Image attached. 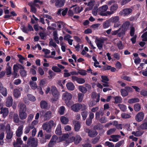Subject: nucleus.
<instances>
[{
  "instance_id": "f257e3e1",
  "label": "nucleus",
  "mask_w": 147,
  "mask_h": 147,
  "mask_svg": "<svg viewBox=\"0 0 147 147\" xmlns=\"http://www.w3.org/2000/svg\"><path fill=\"white\" fill-rule=\"evenodd\" d=\"M51 91L53 97L51 99V101L53 102L56 101L59 98V93L55 86H52L51 87Z\"/></svg>"
},
{
  "instance_id": "f03ea898",
  "label": "nucleus",
  "mask_w": 147,
  "mask_h": 147,
  "mask_svg": "<svg viewBox=\"0 0 147 147\" xmlns=\"http://www.w3.org/2000/svg\"><path fill=\"white\" fill-rule=\"evenodd\" d=\"M40 117H43L45 121L49 120L51 117L52 112L50 111H45L43 110L40 112Z\"/></svg>"
},
{
  "instance_id": "7ed1b4c3",
  "label": "nucleus",
  "mask_w": 147,
  "mask_h": 147,
  "mask_svg": "<svg viewBox=\"0 0 147 147\" xmlns=\"http://www.w3.org/2000/svg\"><path fill=\"white\" fill-rule=\"evenodd\" d=\"M72 97V95L68 92H66L63 94V98L65 101L66 105L68 106L70 104L71 100Z\"/></svg>"
},
{
  "instance_id": "20e7f679",
  "label": "nucleus",
  "mask_w": 147,
  "mask_h": 147,
  "mask_svg": "<svg viewBox=\"0 0 147 147\" xmlns=\"http://www.w3.org/2000/svg\"><path fill=\"white\" fill-rule=\"evenodd\" d=\"M100 95L99 94L97 95L96 93L93 92L91 94V98L93 99L92 105L90 106L92 107L96 104L97 102H98L100 100Z\"/></svg>"
},
{
  "instance_id": "39448f33",
  "label": "nucleus",
  "mask_w": 147,
  "mask_h": 147,
  "mask_svg": "<svg viewBox=\"0 0 147 147\" xmlns=\"http://www.w3.org/2000/svg\"><path fill=\"white\" fill-rule=\"evenodd\" d=\"M109 19V21H110L111 22L115 23L114 25V27H117L120 25V24L119 22L120 18L119 16H113Z\"/></svg>"
},
{
  "instance_id": "423d86ee",
  "label": "nucleus",
  "mask_w": 147,
  "mask_h": 147,
  "mask_svg": "<svg viewBox=\"0 0 147 147\" xmlns=\"http://www.w3.org/2000/svg\"><path fill=\"white\" fill-rule=\"evenodd\" d=\"M5 128L6 129V133L7 134L6 138L8 140L10 139L12 137L13 133L11 130L10 126L9 124L7 123Z\"/></svg>"
},
{
  "instance_id": "0eeeda50",
  "label": "nucleus",
  "mask_w": 147,
  "mask_h": 147,
  "mask_svg": "<svg viewBox=\"0 0 147 147\" xmlns=\"http://www.w3.org/2000/svg\"><path fill=\"white\" fill-rule=\"evenodd\" d=\"M27 144L32 147H36L38 144L37 141L34 138L30 137L28 140Z\"/></svg>"
},
{
  "instance_id": "6e6552de",
  "label": "nucleus",
  "mask_w": 147,
  "mask_h": 147,
  "mask_svg": "<svg viewBox=\"0 0 147 147\" xmlns=\"http://www.w3.org/2000/svg\"><path fill=\"white\" fill-rule=\"evenodd\" d=\"M95 3V1L94 0H91L88 3L85 2L84 3V4L87 5L88 7L86 8L84 11L86 12L92 9Z\"/></svg>"
},
{
  "instance_id": "1a4fd4ad",
  "label": "nucleus",
  "mask_w": 147,
  "mask_h": 147,
  "mask_svg": "<svg viewBox=\"0 0 147 147\" xmlns=\"http://www.w3.org/2000/svg\"><path fill=\"white\" fill-rule=\"evenodd\" d=\"M132 11V9L130 8H126L121 11L119 13L121 16H128L131 13Z\"/></svg>"
},
{
  "instance_id": "9d476101",
  "label": "nucleus",
  "mask_w": 147,
  "mask_h": 147,
  "mask_svg": "<svg viewBox=\"0 0 147 147\" xmlns=\"http://www.w3.org/2000/svg\"><path fill=\"white\" fill-rule=\"evenodd\" d=\"M144 117V114L143 112H139L135 116V120L138 122H140L143 120Z\"/></svg>"
},
{
  "instance_id": "9b49d317",
  "label": "nucleus",
  "mask_w": 147,
  "mask_h": 147,
  "mask_svg": "<svg viewBox=\"0 0 147 147\" xmlns=\"http://www.w3.org/2000/svg\"><path fill=\"white\" fill-rule=\"evenodd\" d=\"M137 129L138 130L147 129V117L145 118L143 122L139 126L137 127Z\"/></svg>"
},
{
  "instance_id": "f8f14e48",
  "label": "nucleus",
  "mask_w": 147,
  "mask_h": 147,
  "mask_svg": "<svg viewBox=\"0 0 147 147\" xmlns=\"http://www.w3.org/2000/svg\"><path fill=\"white\" fill-rule=\"evenodd\" d=\"M82 105L81 104L77 103L73 105L71 107V109L74 111L77 112L82 108Z\"/></svg>"
},
{
  "instance_id": "ddd939ff",
  "label": "nucleus",
  "mask_w": 147,
  "mask_h": 147,
  "mask_svg": "<svg viewBox=\"0 0 147 147\" xmlns=\"http://www.w3.org/2000/svg\"><path fill=\"white\" fill-rule=\"evenodd\" d=\"M0 92L1 94L4 96L6 97L7 95V89L3 86V84L0 82Z\"/></svg>"
},
{
  "instance_id": "4468645a",
  "label": "nucleus",
  "mask_w": 147,
  "mask_h": 147,
  "mask_svg": "<svg viewBox=\"0 0 147 147\" xmlns=\"http://www.w3.org/2000/svg\"><path fill=\"white\" fill-rule=\"evenodd\" d=\"M20 90H22V88H19V89L15 88L13 90V96L16 98H18L21 95V92Z\"/></svg>"
},
{
  "instance_id": "2eb2a0df",
  "label": "nucleus",
  "mask_w": 147,
  "mask_h": 147,
  "mask_svg": "<svg viewBox=\"0 0 147 147\" xmlns=\"http://www.w3.org/2000/svg\"><path fill=\"white\" fill-rule=\"evenodd\" d=\"M5 106L7 107L11 106L12 105L13 99L11 96H9L6 98Z\"/></svg>"
},
{
  "instance_id": "dca6fc26",
  "label": "nucleus",
  "mask_w": 147,
  "mask_h": 147,
  "mask_svg": "<svg viewBox=\"0 0 147 147\" xmlns=\"http://www.w3.org/2000/svg\"><path fill=\"white\" fill-rule=\"evenodd\" d=\"M95 41L98 49L100 50L101 49L102 47L104 40L102 39L96 38Z\"/></svg>"
},
{
  "instance_id": "f3484780",
  "label": "nucleus",
  "mask_w": 147,
  "mask_h": 147,
  "mask_svg": "<svg viewBox=\"0 0 147 147\" xmlns=\"http://www.w3.org/2000/svg\"><path fill=\"white\" fill-rule=\"evenodd\" d=\"M19 112H26V106L22 102H20L18 105Z\"/></svg>"
},
{
  "instance_id": "a211bd4d",
  "label": "nucleus",
  "mask_w": 147,
  "mask_h": 147,
  "mask_svg": "<svg viewBox=\"0 0 147 147\" xmlns=\"http://www.w3.org/2000/svg\"><path fill=\"white\" fill-rule=\"evenodd\" d=\"M58 139V137L55 135H53L52 137V138L48 144L49 147H51L53 145L55 144L56 142H57V140Z\"/></svg>"
},
{
  "instance_id": "6ab92c4d",
  "label": "nucleus",
  "mask_w": 147,
  "mask_h": 147,
  "mask_svg": "<svg viewBox=\"0 0 147 147\" xmlns=\"http://www.w3.org/2000/svg\"><path fill=\"white\" fill-rule=\"evenodd\" d=\"M24 127L23 125L19 126L16 131V136L18 137H20L23 133V129Z\"/></svg>"
},
{
  "instance_id": "aec40b11",
  "label": "nucleus",
  "mask_w": 147,
  "mask_h": 147,
  "mask_svg": "<svg viewBox=\"0 0 147 147\" xmlns=\"http://www.w3.org/2000/svg\"><path fill=\"white\" fill-rule=\"evenodd\" d=\"M73 123L74 125V129L75 131H79L81 127L80 122L78 121L74 120L73 121Z\"/></svg>"
},
{
  "instance_id": "412c9836",
  "label": "nucleus",
  "mask_w": 147,
  "mask_h": 147,
  "mask_svg": "<svg viewBox=\"0 0 147 147\" xmlns=\"http://www.w3.org/2000/svg\"><path fill=\"white\" fill-rule=\"evenodd\" d=\"M118 6L117 4H114L111 5L109 8L110 11H109L111 15L114 13L115 11L118 9Z\"/></svg>"
},
{
  "instance_id": "4be33fe9",
  "label": "nucleus",
  "mask_w": 147,
  "mask_h": 147,
  "mask_svg": "<svg viewBox=\"0 0 147 147\" xmlns=\"http://www.w3.org/2000/svg\"><path fill=\"white\" fill-rule=\"evenodd\" d=\"M111 138L109 139V141L113 142H117L119 140L120 136L118 135H113L111 136Z\"/></svg>"
},
{
  "instance_id": "5701e85b",
  "label": "nucleus",
  "mask_w": 147,
  "mask_h": 147,
  "mask_svg": "<svg viewBox=\"0 0 147 147\" xmlns=\"http://www.w3.org/2000/svg\"><path fill=\"white\" fill-rule=\"evenodd\" d=\"M104 114L103 110L102 108L100 109V110L96 112L95 114L96 119H99L100 117V116H102Z\"/></svg>"
},
{
  "instance_id": "b1692460",
  "label": "nucleus",
  "mask_w": 147,
  "mask_h": 147,
  "mask_svg": "<svg viewBox=\"0 0 147 147\" xmlns=\"http://www.w3.org/2000/svg\"><path fill=\"white\" fill-rule=\"evenodd\" d=\"M65 2L64 0H57L55 3V6L57 8L61 7L64 5Z\"/></svg>"
},
{
  "instance_id": "393cba45",
  "label": "nucleus",
  "mask_w": 147,
  "mask_h": 147,
  "mask_svg": "<svg viewBox=\"0 0 147 147\" xmlns=\"http://www.w3.org/2000/svg\"><path fill=\"white\" fill-rule=\"evenodd\" d=\"M129 24L130 22L129 21H126L124 22L121 27L122 30L125 32L128 29Z\"/></svg>"
},
{
  "instance_id": "a878e982",
  "label": "nucleus",
  "mask_w": 147,
  "mask_h": 147,
  "mask_svg": "<svg viewBox=\"0 0 147 147\" xmlns=\"http://www.w3.org/2000/svg\"><path fill=\"white\" fill-rule=\"evenodd\" d=\"M9 111L8 109L7 108H2L1 109L0 113L3 114V116L4 117H5L8 114Z\"/></svg>"
},
{
  "instance_id": "bb28decb",
  "label": "nucleus",
  "mask_w": 147,
  "mask_h": 147,
  "mask_svg": "<svg viewBox=\"0 0 147 147\" xmlns=\"http://www.w3.org/2000/svg\"><path fill=\"white\" fill-rule=\"evenodd\" d=\"M40 107L43 109H46L48 107V104L46 101L42 100L40 103Z\"/></svg>"
},
{
  "instance_id": "cd10ccee",
  "label": "nucleus",
  "mask_w": 147,
  "mask_h": 147,
  "mask_svg": "<svg viewBox=\"0 0 147 147\" xmlns=\"http://www.w3.org/2000/svg\"><path fill=\"white\" fill-rule=\"evenodd\" d=\"M71 138L74 140V143L76 145L78 144L82 140L81 137L79 135L76 136L75 137H72Z\"/></svg>"
},
{
  "instance_id": "c85d7f7f",
  "label": "nucleus",
  "mask_w": 147,
  "mask_h": 147,
  "mask_svg": "<svg viewBox=\"0 0 147 147\" xmlns=\"http://www.w3.org/2000/svg\"><path fill=\"white\" fill-rule=\"evenodd\" d=\"M26 112H19V116L21 120L25 119L27 117V114Z\"/></svg>"
},
{
  "instance_id": "c756f323",
  "label": "nucleus",
  "mask_w": 147,
  "mask_h": 147,
  "mask_svg": "<svg viewBox=\"0 0 147 147\" xmlns=\"http://www.w3.org/2000/svg\"><path fill=\"white\" fill-rule=\"evenodd\" d=\"M108 9V7L107 5H104L99 8V12L100 13H102L105 12Z\"/></svg>"
},
{
  "instance_id": "7c9ffc66",
  "label": "nucleus",
  "mask_w": 147,
  "mask_h": 147,
  "mask_svg": "<svg viewBox=\"0 0 147 147\" xmlns=\"http://www.w3.org/2000/svg\"><path fill=\"white\" fill-rule=\"evenodd\" d=\"M42 127L43 129L47 132H50L51 131V129L46 123L43 124Z\"/></svg>"
},
{
  "instance_id": "2f4dec72",
  "label": "nucleus",
  "mask_w": 147,
  "mask_h": 147,
  "mask_svg": "<svg viewBox=\"0 0 147 147\" xmlns=\"http://www.w3.org/2000/svg\"><path fill=\"white\" fill-rule=\"evenodd\" d=\"M66 86L67 89L69 90L72 91L74 89L75 86L74 84L72 82L68 83L66 84Z\"/></svg>"
},
{
  "instance_id": "473e14b6",
  "label": "nucleus",
  "mask_w": 147,
  "mask_h": 147,
  "mask_svg": "<svg viewBox=\"0 0 147 147\" xmlns=\"http://www.w3.org/2000/svg\"><path fill=\"white\" fill-rule=\"evenodd\" d=\"M13 120L15 123H18L20 121V119L17 113H14L13 117Z\"/></svg>"
},
{
  "instance_id": "72a5a7b5",
  "label": "nucleus",
  "mask_w": 147,
  "mask_h": 147,
  "mask_svg": "<svg viewBox=\"0 0 147 147\" xmlns=\"http://www.w3.org/2000/svg\"><path fill=\"white\" fill-rule=\"evenodd\" d=\"M136 131H133L132 132V134L134 135L136 137H140L144 133V132L140 131V130Z\"/></svg>"
},
{
  "instance_id": "f704fd0d",
  "label": "nucleus",
  "mask_w": 147,
  "mask_h": 147,
  "mask_svg": "<svg viewBox=\"0 0 147 147\" xmlns=\"http://www.w3.org/2000/svg\"><path fill=\"white\" fill-rule=\"evenodd\" d=\"M28 5L30 6L31 8V11L33 13H35L36 12V9L34 5L33 4V2H30L28 3Z\"/></svg>"
},
{
  "instance_id": "c9c22d12",
  "label": "nucleus",
  "mask_w": 147,
  "mask_h": 147,
  "mask_svg": "<svg viewBox=\"0 0 147 147\" xmlns=\"http://www.w3.org/2000/svg\"><path fill=\"white\" fill-rule=\"evenodd\" d=\"M29 84L31 88L33 90H35L37 88V84L36 82L32 81H30Z\"/></svg>"
},
{
  "instance_id": "e433bc0d",
  "label": "nucleus",
  "mask_w": 147,
  "mask_h": 147,
  "mask_svg": "<svg viewBox=\"0 0 147 147\" xmlns=\"http://www.w3.org/2000/svg\"><path fill=\"white\" fill-rule=\"evenodd\" d=\"M60 120L61 123L64 124H67L69 121L68 119L64 116H61L60 118Z\"/></svg>"
},
{
  "instance_id": "4c0bfd02",
  "label": "nucleus",
  "mask_w": 147,
  "mask_h": 147,
  "mask_svg": "<svg viewBox=\"0 0 147 147\" xmlns=\"http://www.w3.org/2000/svg\"><path fill=\"white\" fill-rule=\"evenodd\" d=\"M113 98L115 100V103L116 104L121 103L122 100L121 97L119 96H114Z\"/></svg>"
},
{
  "instance_id": "58836bf2",
  "label": "nucleus",
  "mask_w": 147,
  "mask_h": 147,
  "mask_svg": "<svg viewBox=\"0 0 147 147\" xmlns=\"http://www.w3.org/2000/svg\"><path fill=\"white\" fill-rule=\"evenodd\" d=\"M75 13H79L83 10L82 7L77 6L73 9Z\"/></svg>"
},
{
  "instance_id": "ea45409f",
  "label": "nucleus",
  "mask_w": 147,
  "mask_h": 147,
  "mask_svg": "<svg viewBox=\"0 0 147 147\" xmlns=\"http://www.w3.org/2000/svg\"><path fill=\"white\" fill-rule=\"evenodd\" d=\"M121 95L123 97H125L127 96L128 94V91L125 88L121 89L120 90Z\"/></svg>"
},
{
  "instance_id": "a19ab883",
  "label": "nucleus",
  "mask_w": 147,
  "mask_h": 147,
  "mask_svg": "<svg viewBox=\"0 0 147 147\" xmlns=\"http://www.w3.org/2000/svg\"><path fill=\"white\" fill-rule=\"evenodd\" d=\"M55 133L57 135H60L61 134V125L59 124L58 125L55 131Z\"/></svg>"
},
{
  "instance_id": "79ce46f5",
  "label": "nucleus",
  "mask_w": 147,
  "mask_h": 147,
  "mask_svg": "<svg viewBox=\"0 0 147 147\" xmlns=\"http://www.w3.org/2000/svg\"><path fill=\"white\" fill-rule=\"evenodd\" d=\"M139 101V99L137 98H135L129 99L128 102L129 104H133L134 103L138 102Z\"/></svg>"
},
{
  "instance_id": "37998d69",
  "label": "nucleus",
  "mask_w": 147,
  "mask_h": 147,
  "mask_svg": "<svg viewBox=\"0 0 147 147\" xmlns=\"http://www.w3.org/2000/svg\"><path fill=\"white\" fill-rule=\"evenodd\" d=\"M97 134V132L96 131L90 130L88 136L90 137H93L96 136Z\"/></svg>"
},
{
  "instance_id": "c03bdc74",
  "label": "nucleus",
  "mask_w": 147,
  "mask_h": 147,
  "mask_svg": "<svg viewBox=\"0 0 147 147\" xmlns=\"http://www.w3.org/2000/svg\"><path fill=\"white\" fill-rule=\"evenodd\" d=\"M134 110L136 112L140 111L141 109V105L139 103L135 104L134 106Z\"/></svg>"
},
{
  "instance_id": "a18cd8bd",
  "label": "nucleus",
  "mask_w": 147,
  "mask_h": 147,
  "mask_svg": "<svg viewBox=\"0 0 147 147\" xmlns=\"http://www.w3.org/2000/svg\"><path fill=\"white\" fill-rule=\"evenodd\" d=\"M84 96V94L81 93H78V101L79 102H81L83 100V97Z\"/></svg>"
},
{
  "instance_id": "49530a36",
  "label": "nucleus",
  "mask_w": 147,
  "mask_h": 147,
  "mask_svg": "<svg viewBox=\"0 0 147 147\" xmlns=\"http://www.w3.org/2000/svg\"><path fill=\"white\" fill-rule=\"evenodd\" d=\"M78 88L79 90L83 93L85 94L87 91V89L85 87L82 86H78Z\"/></svg>"
},
{
  "instance_id": "de8ad7c7",
  "label": "nucleus",
  "mask_w": 147,
  "mask_h": 147,
  "mask_svg": "<svg viewBox=\"0 0 147 147\" xmlns=\"http://www.w3.org/2000/svg\"><path fill=\"white\" fill-rule=\"evenodd\" d=\"M110 21H109V19L104 22L103 24V27L105 28L109 27L110 26Z\"/></svg>"
},
{
  "instance_id": "09e8293b",
  "label": "nucleus",
  "mask_w": 147,
  "mask_h": 147,
  "mask_svg": "<svg viewBox=\"0 0 147 147\" xmlns=\"http://www.w3.org/2000/svg\"><path fill=\"white\" fill-rule=\"evenodd\" d=\"M120 109L123 111L125 112L127 109L126 106L123 104H119L118 105Z\"/></svg>"
},
{
  "instance_id": "8fccbe9b",
  "label": "nucleus",
  "mask_w": 147,
  "mask_h": 147,
  "mask_svg": "<svg viewBox=\"0 0 147 147\" xmlns=\"http://www.w3.org/2000/svg\"><path fill=\"white\" fill-rule=\"evenodd\" d=\"M65 110V109L64 106H61L59 109L58 112L61 115H62L64 114Z\"/></svg>"
},
{
  "instance_id": "3c124183",
  "label": "nucleus",
  "mask_w": 147,
  "mask_h": 147,
  "mask_svg": "<svg viewBox=\"0 0 147 147\" xmlns=\"http://www.w3.org/2000/svg\"><path fill=\"white\" fill-rule=\"evenodd\" d=\"M117 45L118 49L120 50H122L124 46L121 41H119L117 43Z\"/></svg>"
},
{
  "instance_id": "603ef678",
  "label": "nucleus",
  "mask_w": 147,
  "mask_h": 147,
  "mask_svg": "<svg viewBox=\"0 0 147 147\" xmlns=\"http://www.w3.org/2000/svg\"><path fill=\"white\" fill-rule=\"evenodd\" d=\"M104 145L105 146H107L108 147H114V144L109 141H107L105 142Z\"/></svg>"
},
{
  "instance_id": "864d4df0",
  "label": "nucleus",
  "mask_w": 147,
  "mask_h": 147,
  "mask_svg": "<svg viewBox=\"0 0 147 147\" xmlns=\"http://www.w3.org/2000/svg\"><path fill=\"white\" fill-rule=\"evenodd\" d=\"M18 57L19 58V61L21 63H23V60H27V58H24L21 55H17Z\"/></svg>"
},
{
  "instance_id": "5fc2aeb1",
  "label": "nucleus",
  "mask_w": 147,
  "mask_h": 147,
  "mask_svg": "<svg viewBox=\"0 0 147 147\" xmlns=\"http://www.w3.org/2000/svg\"><path fill=\"white\" fill-rule=\"evenodd\" d=\"M6 73L7 75H8L11 74V68L10 66H8L6 67Z\"/></svg>"
},
{
  "instance_id": "6e6d98bb",
  "label": "nucleus",
  "mask_w": 147,
  "mask_h": 147,
  "mask_svg": "<svg viewBox=\"0 0 147 147\" xmlns=\"http://www.w3.org/2000/svg\"><path fill=\"white\" fill-rule=\"evenodd\" d=\"M121 117L123 119H128L131 117V116L129 114L126 113H123L121 114Z\"/></svg>"
},
{
  "instance_id": "4d7b16f0",
  "label": "nucleus",
  "mask_w": 147,
  "mask_h": 147,
  "mask_svg": "<svg viewBox=\"0 0 147 147\" xmlns=\"http://www.w3.org/2000/svg\"><path fill=\"white\" fill-rule=\"evenodd\" d=\"M52 69L53 70L56 72H60L61 71L60 69L56 66H53L52 67Z\"/></svg>"
},
{
  "instance_id": "13d9d810",
  "label": "nucleus",
  "mask_w": 147,
  "mask_h": 147,
  "mask_svg": "<svg viewBox=\"0 0 147 147\" xmlns=\"http://www.w3.org/2000/svg\"><path fill=\"white\" fill-rule=\"evenodd\" d=\"M100 137L99 136H97L92 140V142L93 144H95L97 143L100 139Z\"/></svg>"
},
{
  "instance_id": "bf43d9fd",
  "label": "nucleus",
  "mask_w": 147,
  "mask_h": 147,
  "mask_svg": "<svg viewBox=\"0 0 147 147\" xmlns=\"http://www.w3.org/2000/svg\"><path fill=\"white\" fill-rule=\"evenodd\" d=\"M115 128H112L108 130L107 131V134L108 135H110L113 134L116 130Z\"/></svg>"
},
{
  "instance_id": "052dcab7",
  "label": "nucleus",
  "mask_w": 147,
  "mask_h": 147,
  "mask_svg": "<svg viewBox=\"0 0 147 147\" xmlns=\"http://www.w3.org/2000/svg\"><path fill=\"white\" fill-rule=\"evenodd\" d=\"M20 75L22 77L26 76L27 75L26 71L24 69L20 70Z\"/></svg>"
},
{
  "instance_id": "680f3d73",
  "label": "nucleus",
  "mask_w": 147,
  "mask_h": 147,
  "mask_svg": "<svg viewBox=\"0 0 147 147\" xmlns=\"http://www.w3.org/2000/svg\"><path fill=\"white\" fill-rule=\"evenodd\" d=\"M33 129V127L32 126H28L26 127L25 128V130L24 131V133L26 134H27L30 132V129Z\"/></svg>"
},
{
  "instance_id": "e2e57ef3",
  "label": "nucleus",
  "mask_w": 147,
  "mask_h": 147,
  "mask_svg": "<svg viewBox=\"0 0 147 147\" xmlns=\"http://www.w3.org/2000/svg\"><path fill=\"white\" fill-rule=\"evenodd\" d=\"M27 96L28 99L31 101H34L35 100L36 98L35 97L32 95L30 94L27 95Z\"/></svg>"
},
{
  "instance_id": "0e129e2a",
  "label": "nucleus",
  "mask_w": 147,
  "mask_h": 147,
  "mask_svg": "<svg viewBox=\"0 0 147 147\" xmlns=\"http://www.w3.org/2000/svg\"><path fill=\"white\" fill-rule=\"evenodd\" d=\"M47 123V125L51 128L52 127L54 126V123L53 121L52 120L50 121L49 122H47L46 123Z\"/></svg>"
},
{
  "instance_id": "69168bd1",
  "label": "nucleus",
  "mask_w": 147,
  "mask_h": 147,
  "mask_svg": "<svg viewBox=\"0 0 147 147\" xmlns=\"http://www.w3.org/2000/svg\"><path fill=\"white\" fill-rule=\"evenodd\" d=\"M99 121L101 123H105L107 121V120L106 117H103L99 119Z\"/></svg>"
},
{
  "instance_id": "338daca9",
  "label": "nucleus",
  "mask_w": 147,
  "mask_h": 147,
  "mask_svg": "<svg viewBox=\"0 0 147 147\" xmlns=\"http://www.w3.org/2000/svg\"><path fill=\"white\" fill-rule=\"evenodd\" d=\"M81 115L83 119L85 120L87 116V112L86 111H84L81 113Z\"/></svg>"
},
{
  "instance_id": "774afa93",
  "label": "nucleus",
  "mask_w": 147,
  "mask_h": 147,
  "mask_svg": "<svg viewBox=\"0 0 147 147\" xmlns=\"http://www.w3.org/2000/svg\"><path fill=\"white\" fill-rule=\"evenodd\" d=\"M124 140H121L117 143L115 146V147H120L121 145L124 144Z\"/></svg>"
}]
</instances>
